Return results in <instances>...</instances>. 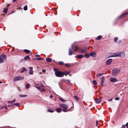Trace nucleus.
I'll return each mask as SVG.
<instances>
[{"label":"nucleus","instance_id":"1","mask_svg":"<svg viewBox=\"0 0 128 128\" xmlns=\"http://www.w3.org/2000/svg\"><path fill=\"white\" fill-rule=\"evenodd\" d=\"M54 70L55 72V74L56 76L61 77L64 76V72L58 71L57 69L55 68H54Z\"/></svg>","mask_w":128,"mask_h":128},{"label":"nucleus","instance_id":"2","mask_svg":"<svg viewBox=\"0 0 128 128\" xmlns=\"http://www.w3.org/2000/svg\"><path fill=\"white\" fill-rule=\"evenodd\" d=\"M60 107L63 108V111L64 112H68V110L67 109L68 108V106L65 104H60Z\"/></svg>","mask_w":128,"mask_h":128},{"label":"nucleus","instance_id":"3","mask_svg":"<svg viewBox=\"0 0 128 128\" xmlns=\"http://www.w3.org/2000/svg\"><path fill=\"white\" fill-rule=\"evenodd\" d=\"M120 72V70L117 68H115L112 70V74L114 76H115L118 74Z\"/></svg>","mask_w":128,"mask_h":128},{"label":"nucleus","instance_id":"4","mask_svg":"<svg viewBox=\"0 0 128 128\" xmlns=\"http://www.w3.org/2000/svg\"><path fill=\"white\" fill-rule=\"evenodd\" d=\"M6 59V56L4 54L1 55L0 56V63H3Z\"/></svg>","mask_w":128,"mask_h":128},{"label":"nucleus","instance_id":"5","mask_svg":"<svg viewBox=\"0 0 128 128\" xmlns=\"http://www.w3.org/2000/svg\"><path fill=\"white\" fill-rule=\"evenodd\" d=\"M117 57L120 56L123 57L125 56L124 52H116Z\"/></svg>","mask_w":128,"mask_h":128},{"label":"nucleus","instance_id":"6","mask_svg":"<svg viewBox=\"0 0 128 128\" xmlns=\"http://www.w3.org/2000/svg\"><path fill=\"white\" fill-rule=\"evenodd\" d=\"M87 49V48L86 47L83 48H79V52L81 53H84L86 52Z\"/></svg>","mask_w":128,"mask_h":128},{"label":"nucleus","instance_id":"7","mask_svg":"<svg viewBox=\"0 0 128 128\" xmlns=\"http://www.w3.org/2000/svg\"><path fill=\"white\" fill-rule=\"evenodd\" d=\"M24 77L21 76H18L15 78L14 80V82H16L18 80H23Z\"/></svg>","mask_w":128,"mask_h":128},{"label":"nucleus","instance_id":"8","mask_svg":"<svg viewBox=\"0 0 128 128\" xmlns=\"http://www.w3.org/2000/svg\"><path fill=\"white\" fill-rule=\"evenodd\" d=\"M108 54L109 57H117L116 52L114 53H110Z\"/></svg>","mask_w":128,"mask_h":128},{"label":"nucleus","instance_id":"9","mask_svg":"<svg viewBox=\"0 0 128 128\" xmlns=\"http://www.w3.org/2000/svg\"><path fill=\"white\" fill-rule=\"evenodd\" d=\"M110 81L112 82H116L118 81V80L116 78H110Z\"/></svg>","mask_w":128,"mask_h":128},{"label":"nucleus","instance_id":"10","mask_svg":"<svg viewBox=\"0 0 128 128\" xmlns=\"http://www.w3.org/2000/svg\"><path fill=\"white\" fill-rule=\"evenodd\" d=\"M29 74L30 75H32L33 74V67H30L29 68Z\"/></svg>","mask_w":128,"mask_h":128},{"label":"nucleus","instance_id":"11","mask_svg":"<svg viewBox=\"0 0 128 128\" xmlns=\"http://www.w3.org/2000/svg\"><path fill=\"white\" fill-rule=\"evenodd\" d=\"M112 60L111 59H109L107 60L106 62V65H109L110 63L112 62Z\"/></svg>","mask_w":128,"mask_h":128},{"label":"nucleus","instance_id":"12","mask_svg":"<svg viewBox=\"0 0 128 128\" xmlns=\"http://www.w3.org/2000/svg\"><path fill=\"white\" fill-rule=\"evenodd\" d=\"M104 77L103 76L101 80V81L100 82L102 86H103V83L104 81Z\"/></svg>","mask_w":128,"mask_h":128},{"label":"nucleus","instance_id":"13","mask_svg":"<svg viewBox=\"0 0 128 128\" xmlns=\"http://www.w3.org/2000/svg\"><path fill=\"white\" fill-rule=\"evenodd\" d=\"M72 49L74 50L75 52L76 51L78 50H79V48L78 47L76 46H72Z\"/></svg>","mask_w":128,"mask_h":128},{"label":"nucleus","instance_id":"14","mask_svg":"<svg viewBox=\"0 0 128 128\" xmlns=\"http://www.w3.org/2000/svg\"><path fill=\"white\" fill-rule=\"evenodd\" d=\"M90 55L91 56L95 57L96 56V54L94 52H92L90 54Z\"/></svg>","mask_w":128,"mask_h":128},{"label":"nucleus","instance_id":"15","mask_svg":"<svg viewBox=\"0 0 128 128\" xmlns=\"http://www.w3.org/2000/svg\"><path fill=\"white\" fill-rule=\"evenodd\" d=\"M75 57L78 58H81L84 57V56L82 54H78L75 56Z\"/></svg>","mask_w":128,"mask_h":128},{"label":"nucleus","instance_id":"16","mask_svg":"<svg viewBox=\"0 0 128 128\" xmlns=\"http://www.w3.org/2000/svg\"><path fill=\"white\" fill-rule=\"evenodd\" d=\"M97 104H99L101 102V100H100L96 98L95 100Z\"/></svg>","mask_w":128,"mask_h":128},{"label":"nucleus","instance_id":"17","mask_svg":"<svg viewBox=\"0 0 128 128\" xmlns=\"http://www.w3.org/2000/svg\"><path fill=\"white\" fill-rule=\"evenodd\" d=\"M29 58L30 57L29 56H27L24 58V60L25 61H27L28 59H29Z\"/></svg>","mask_w":128,"mask_h":128},{"label":"nucleus","instance_id":"18","mask_svg":"<svg viewBox=\"0 0 128 128\" xmlns=\"http://www.w3.org/2000/svg\"><path fill=\"white\" fill-rule=\"evenodd\" d=\"M70 73V72L68 71H66L64 72V75H65L66 76L67 75L69 74Z\"/></svg>","mask_w":128,"mask_h":128},{"label":"nucleus","instance_id":"19","mask_svg":"<svg viewBox=\"0 0 128 128\" xmlns=\"http://www.w3.org/2000/svg\"><path fill=\"white\" fill-rule=\"evenodd\" d=\"M56 111L58 112H61L62 110L60 108H58L56 109Z\"/></svg>","mask_w":128,"mask_h":128},{"label":"nucleus","instance_id":"20","mask_svg":"<svg viewBox=\"0 0 128 128\" xmlns=\"http://www.w3.org/2000/svg\"><path fill=\"white\" fill-rule=\"evenodd\" d=\"M72 54V52L71 51L70 48H69V53L68 54L69 55H71Z\"/></svg>","mask_w":128,"mask_h":128},{"label":"nucleus","instance_id":"21","mask_svg":"<svg viewBox=\"0 0 128 128\" xmlns=\"http://www.w3.org/2000/svg\"><path fill=\"white\" fill-rule=\"evenodd\" d=\"M128 14V12H126L122 14L120 16V17H122L123 16H124L126 15H127Z\"/></svg>","mask_w":128,"mask_h":128},{"label":"nucleus","instance_id":"22","mask_svg":"<svg viewBox=\"0 0 128 128\" xmlns=\"http://www.w3.org/2000/svg\"><path fill=\"white\" fill-rule=\"evenodd\" d=\"M104 73H99L98 74L96 75V76L98 77L102 76V75Z\"/></svg>","mask_w":128,"mask_h":128},{"label":"nucleus","instance_id":"23","mask_svg":"<svg viewBox=\"0 0 128 128\" xmlns=\"http://www.w3.org/2000/svg\"><path fill=\"white\" fill-rule=\"evenodd\" d=\"M26 71V69L24 68H22V70L20 72L21 73H22L24 71Z\"/></svg>","mask_w":128,"mask_h":128},{"label":"nucleus","instance_id":"24","mask_svg":"<svg viewBox=\"0 0 128 128\" xmlns=\"http://www.w3.org/2000/svg\"><path fill=\"white\" fill-rule=\"evenodd\" d=\"M90 54H85L84 55V56L86 58H89L90 57Z\"/></svg>","mask_w":128,"mask_h":128},{"label":"nucleus","instance_id":"25","mask_svg":"<svg viewBox=\"0 0 128 128\" xmlns=\"http://www.w3.org/2000/svg\"><path fill=\"white\" fill-rule=\"evenodd\" d=\"M59 99L63 102H66L67 101V100H65L61 98H59Z\"/></svg>","mask_w":128,"mask_h":128},{"label":"nucleus","instance_id":"26","mask_svg":"<svg viewBox=\"0 0 128 128\" xmlns=\"http://www.w3.org/2000/svg\"><path fill=\"white\" fill-rule=\"evenodd\" d=\"M102 38V36L100 35L97 37V38H96V40H99L101 39Z\"/></svg>","mask_w":128,"mask_h":128},{"label":"nucleus","instance_id":"27","mask_svg":"<svg viewBox=\"0 0 128 128\" xmlns=\"http://www.w3.org/2000/svg\"><path fill=\"white\" fill-rule=\"evenodd\" d=\"M24 52L27 53H29L30 52V50L26 49L24 50Z\"/></svg>","mask_w":128,"mask_h":128},{"label":"nucleus","instance_id":"28","mask_svg":"<svg viewBox=\"0 0 128 128\" xmlns=\"http://www.w3.org/2000/svg\"><path fill=\"white\" fill-rule=\"evenodd\" d=\"M52 61V59L50 58H48L46 60V61L47 62H50Z\"/></svg>","mask_w":128,"mask_h":128},{"label":"nucleus","instance_id":"29","mask_svg":"<svg viewBox=\"0 0 128 128\" xmlns=\"http://www.w3.org/2000/svg\"><path fill=\"white\" fill-rule=\"evenodd\" d=\"M8 8H5L4 9V10L3 11V12L5 13V14H6L7 13V11H8Z\"/></svg>","mask_w":128,"mask_h":128},{"label":"nucleus","instance_id":"30","mask_svg":"<svg viewBox=\"0 0 128 128\" xmlns=\"http://www.w3.org/2000/svg\"><path fill=\"white\" fill-rule=\"evenodd\" d=\"M92 82H93V84L94 86L96 85L97 84V82H96V81L95 80H94Z\"/></svg>","mask_w":128,"mask_h":128},{"label":"nucleus","instance_id":"31","mask_svg":"<svg viewBox=\"0 0 128 128\" xmlns=\"http://www.w3.org/2000/svg\"><path fill=\"white\" fill-rule=\"evenodd\" d=\"M19 96L20 97H26L27 96V95H20Z\"/></svg>","mask_w":128,"mask_h":128},{"label":"nucleus","instance_id":"32","mask_svg":"<svg viewBox=\"0 0 128 128\" xmlns=\"http://www.w3.org/2000/svg\"><path fill=\"white\" fill-rule=\"evenodd\" d=\"M74 98L75 100L77 101H78L79 100L78 98L76 96H74Z\"/></svg>","mask_w":128,"mask_h":128},{"label":"nucleus","instance_id":"33","mask_svg":"<svg viewBox=\"0 0 128 128\" xmlns=\"http://www.w3.org/2000/svg\"><path fill=\"white\" fill-rule=\"evenodd\" d=\"M28 8L27 5H26L24 7V10H27Z\"/></svg>","mask_w":128,"mask_h":128},{"label":"nucleus","instance_id":"34","mask_svg":"<svg viewBox=\"0 0 128 128\" xmlns=\"http://www.w3.org/2000/svg\"><path fill=\"white\" fill-rule=\"evenodd\" d=\"M13 104L16 106H20V104L19 103H16Z\"/></svg>","mask_w":128,"mask_h":128},{"label":"nucleus","instance_id":"35","mask_svg":"<svg viewBox=\"0 0 128 128\" xmlns=\"http://www.w3.org/2000/svg\"><path fill=\"white\" fill-rule=\"evenodd\" d=\"M48 111L50 112H54V111L51 109H48Z\"/></svg>","mask_w":128,"mask_h":128},{"label":"nucleus","instance_id":"36","mask_svg":"<svg viewBox=\"0 0 128 128\" xmlns=\"http://www.w3.org/2000/svg\"><path fill=\"white\" fill-rule=\"evenodd\" d=\"M30 84H28L26 85V88H28L29 87Z\"/></svg>","mask_w":128,"mask_h":128},{"label":"nucleus","instance_id":"37","mask_svg":"<svg viewBox=\"0 0 128 128\" xmlns=\"http://www.w3.org/2000/svg\"><path fill=\"white\" fill-rule=\"evenodd\" d=\"M118 40V38L117 37H116L114 39V41L115 42H116V41Z\"/></svg>","mask_w":128,"mask_h":128},{"label":"nucleus","instance_id":"38","mask_svg":"<svg viewBox=\"0 0 128 128\" xmlns=\"http://www.w3.org/2000/svg\"><path fill=\"white\" fill-rule=\"evenodd\" d=\"M36 60H43V59L42 58H38L36 59Z\"/></svg>","mask_w":128,"mask_h":128},{"label":"nucleus","instance_id":"39","mask_svg":"<svg viewBox=\"0 0 128 128\" xmlns=\"http://www.w3.org/2000/svg\"><path fill=\"white\" fill-rule=\"evenodd\" d=\"M41 91L42 92H45L46 91V90L44 88H42L41 89Z\"/></svg>","mask_w":128,"mask_h":128},{"label":"nucleus","instance_id":"40","mask_svg":"<svg viewBox=\"0 0 128 128\" xmlns=\"http://www.w3.org/2000/svg\"><path fill=\"white\" fill-rule=\"evenodd\" d=\"M120 98L118 97H116L115 99V100H120Z\"/></svg>","mask_w":128,"mask_h":128},{"label":"nucleus","instance_id":"41","mask_svg":"<svg viewBox=\"0 0 128 128\" xmlns=\"http://www.w3.org/2000/svg\"><path fill=\"white\" fill-rule=\"evenodd\" d=\"M58 62L59 64H64V62Z\"/></svg>","mask_w":128,"mask_h":128},{"label":"nucleus","instance_id":"42","mask_svg":"<svg viewBox=\"0 0 128 128\" xmlns=\"http://www.w3.org/2000/svg\"><path fill=\"white\" fill-rule=\"evenodd\" d=\"M64 64L66 66H70V65L69 64Z\"/></svg>","mask_w":128,"mask_h":128},{"label":"nucleus","instance_id":"43","mask_svg":"<svg viewBox=\"0 0 128 128\" xmlns=\"http://www.w3.org/2000/svg\"><path fill=\"white\" fill-rule=\"evenodd\" d=\"M8 102L9 103H12L14 102H13V101H8Z\"/></svg>","mask_w":128,"mask_h":128},{"label":"nucleus","instance_id":"44","mask_svg":"<svg viewBox=\"0 0 128 128\" xmlns=\"http://www.w3.org/2000/svg\"><path fill=\"white\" fill-rule=\"evenodd\" d=\"M35 56L36 57H39L40 56L39 55L36 54L35 55Z\"/></svg>","mask_w":128,"mask_h":128},{"label":"nucleus","instance_id":"45","mask_svg":"<svg viewBox=\"0 0 128 128\" xmlns=\"http://www.w3.org/2000/svg\"><path fill=\"white\" fill-rule=\"evenodd\" d=\"M112 98H111L110 100H108V101H112Z\"/></svg>","mask_w":128,"mask_h":128},{"label":"nucleus","instance_id":"46","mask_svg":"<svg viewBox=\"0 0 128 128\" xmlns=\"http://www.w3.org/2000/svg\"><path fill=\"white\" fill-rule=\"evenodd\" d=\"M98 123V121L97 120H96V126H97Z\"/></svg>","mask_w":128,"mask_h":128},{"label":"nucleus","instance_id":"47","mask_svg":"<svg viewBox=\"0 0 128 128\" xmlns=\"http://www.w3.org/2000/svg\"><path fill=\"white\" fill-rule=\"evenodd\" d=\"M52 97L53 96L52 95H50V98H52Z\"/></svg>","mask_w":128,"mask_h":128},{"label":"nucleus","instance_id":"48","mask_svg":"<svg viewBox=\"0 0 128 128\" xmlns=\"http://www.w3.org/2000/svg\"><path fill=\"white\" fill-rule=\"evenodd\" d=\"M126 126H128V122L126 124Z\"/></svg>","mask_w":128,"mask_h":128},{"label":"nucleus","instance_id":"49","mask_svg":"<svg viewBox=\"0 0 128 128\" xmlns=\"http://www.w3.org/2000/svg\"><path fill=\"white\" fill-rule=\"evenodd\" d=\"M12 101H13V102H15L16 101V100L14 99L13 100H12Z\"/></svg>","mask_w":128,"mask_h":128},{"label":"nucleus","instance_id":"50","mask_svg":"<svg viewBox=\"0 0 128 128\" xmlns=\"http://www.w3.org/2000/svg\"><path fill=\"white\" fill-rule=\"evenodd\" d=\"M2 83V82L1 80H0V84H1Z\"/></svg>","mask_w":128,"mask_h":128},{"label":"nucleus","instance_id":"51","mask_svg":"<svg viewBox=\"0 0 128 128\" xmlns=\"http://www.w3.org/2000/svg\"><path fill=\"white\" fill-rule=\"evenodd\" d=\"M37 88H38V90L40 89V87H37Z\"/></svg>","mask_w":128,"mask_h":128},{"label":"nucleus","instance_id":"52","mask_svg":"<svg viewBox=\"0 0 128 128\" xmlns=\"http://www.w3.org/2000/svg\"><path fill=\"white\" fill-rule=\"evenodd\" d=\"M16 0H13V2H14L15 1H16Z\"/></svg>","mask_w":128,"mask_h":128},{"label":"nucleus","instance_id":"53","mask_svg":"<svg viewBox=\"0 0 128 128\" xmlns=\"http://www.w3.org/2000/svg\"><path fill=\"white\" fill-rule=\"evenodd\" d=\"M67 81L68 82H70V81L69 80H67Z\"/></svg>","mask_w":128,"mask_h":128},{"label":"nucleus","instance_id":"54","mask_svg":"<svg viewBox=\"0 0 128 128\" xmlns=\"http://www.w3.org/2000/svg\"><path fill=\"white\" fill-rule=\"evenodd\" d=\"M126 126V125H124L123 126H122V127H125V126Z\"/></svg>","mask_w":128,"mask_h":128},{"label":"nucleus","instance_id":"55","mask_svg":"<svg viewBox=\"0 0 128 128\" xmlns=\"http://www.w3.org/2000/svg\"><path fill=\"white\" fill-rule=\"evenodd\" d=\"M42 71L43 72H45L44 70H42Z\"/></svg>","mask_w":128,"mask_h":128},{"label":"nucleus","instance_id":"56","mask_svg":"<svg viewBox=\"0 0 128 128\" xmlns=\"http://www.w3.org/2000/svg\"><path fill=\"white\" fill-rule=\"evenodd\" d=\"M40 74H42V72H40Z\"/></svg>","mask_w":128,"mask_h":128},{"label":"nucleus","instance_id":"57","mask_svg":"<svg viewBox=\"0 0 128 128\" xmlns=\"http://www.w3.org/2000/svg\"><path fill=\"white\" fill-rule=\"evenodd\" d=\"M69 76H71V75H70V74H69Z\"/></svg>","mask_w":128,"mask_h":128},{"label":"nucleus","instance_id":"58","mask_svg":"<svg viewBox=\"0 0 128 128\" xmlns=\"http://www.w3.org/2000/svg\"><path fill=\"white\" fill-rule=\"evenodd\" d=\"M8 106H9V105H8Z\"/></svg>","mask_w":128,"mask_h":128},{"label":"nucleus","instance_id":"59","mask_svg":"<svg viewBox=\"0 0 128 128\" xmlns=\"http://www.w3.org/2000/svg\"><path fill=\"white\" fill-rule=\"evenodd\" d=\"M127 128H128V127H127Z\"/></svg>","mask_w":128,"mask_h":128}]
</instances>
